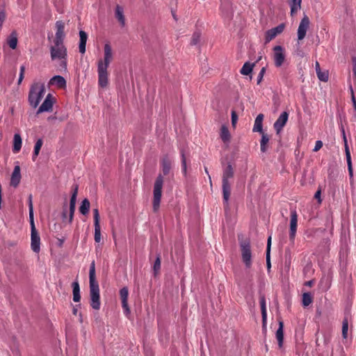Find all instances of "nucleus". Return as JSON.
<instances>
[{
    "label": "nucleus",
    "instance_id": "nucleus-18",
    "mask_svg": "<svg viewBox=\"0 0 356 356\" xmlns=\"http://www.w3.org/2000/svg\"><path fill=\"white\" fill-rule=\"evenodd\" d=\"M120 295L122 300V307L124 309V312L126 315L130 313V309L128 306L127 299L129 295V291L127 287H123L120 290Z\"/></svg>",
    "mask_w": 356,
    "mask_h": 356
},
{
    "label": "nucleus",
    "instance_id": "nucleus-54",
    "mask_svg": "<svg viewBox=\"0 0 356 356\" xmlns=\"http://www.w3.org/2000/svg\"><path fill=\"white\" fill-rule=\"evenodd\" d=\"M66 216H67V211H66V208H65V206L64 209H63V213H62V216H63V218H65Z\"/></svg>",
    "mask_w": 356,
    "mask_h": 356
},
{
    "label": "nucleus",
    "instance_id": "nucleus-39",
    "mask_svg": "<svg viewBox=\"0 0 356 356\" xmlns=\"http://www.w3.org/2000/svg\"><path fill=\"white\" fill-rule=\"evenodd\" d=\"M95 226V241L99 243L101 241V227L100 225H94Z\"/></svg>",
    "mask_w": 356,
    "mask_h": 356
},
{
    "label": "nucleus",
    "instance_id": "nucleus-12",
    "mask_svg": "<svg viewBox=\"0 0 356 356\" xmlns=\"http://www.w3.org/2000/svg\"><path fill=\"white\" fill-rule=\"evenodd\" d=\"M309 17L305 15L302 19L300 21V23L299 24L298 29V39L299 40H302L305 38L307 31L309 26Z\"/></svg>",
    "mask_w": 356,
    "mask_h": 356
},
{
    "label": "nucleus",
    "instance_id": "nucleus-36",
    "mask_svg": "<svg viewBox=\"0 0 356 356\" xmlns=\"http://www.w3.org/2000/svg\"><path fill=\"white\" fill-rule=\"evenodd\" d=\"M220 138H221L222 140L225 143L228 142L230 140L229 131L228 129L227 128V127H225L224 125L222 126V127L220 129Z\"/></svg>",
    "mask_w": 356,
    "mask_h": 356
},
{
    "label": "nucleus",
    "instance_id": "nucleus-35",
    "mask_svg": "<svg viewBox=\"0 0 356 356\" xmlns=\"http://www.w3.org/2000/svg\"><path fill=\"white\" fill-rule=\"evenodd\" d=\"M161 167L163 172L165 175H167L171 168V163L170 161L167 158H163L161 161Z\"/></svg>",
    "mask_w": 356,
    "mask_h": 356
},
{
    "label": "nucleus",
    "instance_id": "nucleus-49",
    "mask_svg": "<svg viewBox=\"0 0 356 356\" xmlns=\"http://www.w3.org/2000/svg\"><path fill=\"white\" fill-rule=\"evenodd\" d=\"M323 147V142L321 140H316L315 143L314 148L313 149L314 152L318 151Z\"/></svg>",
    "mask_w": 356,
    "mask_h": 356
},
{
    "label": "nucleus",
    "instance_id": "nucleus-33",
    "mask_svg": "<svg viewBox=\"0 0 356 356\" xmlns=\"http://www.w3.org/2000/svg\"><path fill=\"white\" fill-rule=\"evenodd\" d=\"M270 246H271V236H269L267 241V247H266V266L267 268L270 269L271 267L270 264Z\"/></svg>",
    "mask_w": 356,
    "mask_h": 356
},
{
    "label": "nucleus",
    "instance_id": "nucleus-10",
    "mask_svg": "<svg viewBox=\"0 0 356 356\" xmlns=\"http://www.w3.org/2000/svg\"><path fill=\"white\" fill-rule=\"evenodd\" d=\"M274 62L277 67H281L285 60L284 49L282 46L277 45L273 48Z\"/></svg>",
    "mask_w": 356,
    "mask_h": 356
},
{
    "label": "nucleus",
    "instance_id": "nucleus-57",
    "mask_svg": "<svg viewBox=\"0 0 356 356\" xmlns=\"http://www.w3.org/2000/svg\"><path fill=\"white\" fill-rule=\"evenodd\" d=\"M261 56H260L259 57H258V59H257V62H258L259 60H261Z\"/></svg>",
    "mask_w": 356,
    "mask_h": 356
},
{
    "label": "nucleus",
    "instance_id": "nucleus-42",
    "mask_svg": "<svg viewBox=\"0 0 356 356\" xmlns=\"http://www.w3.org/2000/svg\"><path fill=\"white\" fill-rule=\"evenodd\" d=\"M200 40V33L198 31H195L192 36L191 44L196 45L199 43Z\"/></svg>",
    "mask_w": 356,
    "mask_h": 356
},
{
    "label": "nucleus",
    "instance_id": "nucleus-52",
    "mask_svg": "<svg viewBox=\"0 0 356 356\" xmlns=\"http://www.w3.org/2000/svg\"><path fill=\"white\" fill-rule=\"evenodd\" d=\"M81 305H77L73 307L72 313L74 315H76L78 313V307H80Z\"/></svg>",
    "mask_w": 356,
    "mask_h": 356
},
{
    "label": "nucleus",
    "instance_id": "nucleus-15",
    "mask_svg": "<svg viewBox=\"0 0 356 356\" xmlns=\"http://www.w3.org/2000/svg\"><path fill=\"white\" fill-rule=\"evenodd\" d=\"M298 223V214L296 210L291 211V220H290V232L289 238L290 240L293 241L296 234Z\"/></svg>",
    "mask_w": 356,
    "mask_h": 356
},
{
    "label": "nucleus",
    "instance_id": "nucleus-21",
    "mask_svg": "<svg viewBox=\"0 0 356 356\" xmlns=\"http://www.w3.org/2000/svg\"><path fill=\"white\" fill-rule=\"evenodd\" d=\"M79 37H80V41H79V52L82 54H85L86 52V42L88 40V35L84 31H79Z\"/></svg>",
    "mask_w": 356,
    "mask_h": 356
},
{
    "label": "nucleus",
    "instance_id": "nucleus-27",
    "mask_svg": "<svg viewBox=\"0 0 356 356\" xmlns=\"http://www.w3.org/2000/svg\"><path fill=\"white\" fill-rule=\"evenodd\" d=\"M259 303H260V306H261L263 324L265 325V323L266 322V319H267V311H266V298H265L264 296H260Z\"/></svg>",
    "mask_w": 356,
    "mask_h": 356
},
{
    "label": "nucleus",
    "instance_id": "nucleus-17",
    "mask_svg": "<svg viewBox=\"0 0 356 356\" xmlns=\"http://www.w3.org/2000/svg\"><path fill=\"white\" fill-rule=\"evenodd\" d=\"M341 131H342L343 138V140H344V143H345V152H346V158L347 165H348V170L350 177H352L353 176V168H352L350 152L348 144H347V140H346L345 131H344L343 128L341 129Z\"/></svg>",
    "mask_w": 356,
    "mask_h": 356
},
{
    "label": "nucleus",
    "instance_id": "nucleus-9",
    "mask_svg": "<svg viewBox=\"0 0 356 356\" xmlns=\"http://www.w3.org/2000/svg\"><path fill=\"white\" fill-rule=\"evenodd\" d=\"M241 257L243 263L247 268L252 266V252L250 243L248 241H244L241 243Z\"/></svg>",
    "mask_w": 356,
    "mask_h": 356
},
{
    "label": "nucleus",
    "instance_id": "nucleus-19",
    "mask_svg": "<svg viewBox=\"0 0 356 356\" xmlns=\"http://www.w3.org/2000/svg\"><path fill=\"white\" fill-rule=\"evenodd\" d=\"M56 36L54 42H63L65 38L64 23L61 21H57L56 23Z\"/></svg>",
    "mask_w": 356,
    "mask_h": 356
},
{
    "label": "nucleus",
    "instance_id": "nucleus-44",
    "mask_svg": "<svg viewBox=\"0 0 356 356\" xmlns=\"http://www.w3.org/2000/svg\"><path fill=\"white\" fill-rule=\"evenodd\" d=\"M181 170L183 173L186 175V160L183 151H181Z\"/></svg>",
    "mask_w": 356,
    "mask_h": 356
},
{
    "label": "nucleus",
    "instance_id": "nucleus-24",
    "mask_svg": "<svg viewBox=\"0 0 356 356\" xmlns=\"http://www.w3.org/2000/svg\"><path fill=\"white\" fill-rule=\"evenodd\" d=\"M49 84L56 85L58 88H63L66 86V81L62 76L56 75L49 80Z\"/></svg>",
    "mask_w": 356,
    "mask_h": 356
},
{
    "label": "nucleus",
    "instance_id": "nucleus-26",
    "mask_svg": "<svg viewBox=\"0 0 356 356\" xmlns=\"http://www.w3.org/2000/svg\"><path fill=\"white\" fill-rule=\"evenodd\" d=\"M22 145V140L21 136L19 134H15L13 138V152L17 153L20 151Z\"/></svg>",
    "mask_w": 356,
    "mask_h": 356
},
{
    "label": "nucleus",
    "instance_id": "nucleus-48",
    "mask_svg": "<svg viewBox=\"0 0 356 356\" xmlns=\"http://www.w3.org/2000/svg\"><path fill=\"white\" fill-rule=\"evenodd\" d=\"M238 120V116L236 113L234 111H232V124L233 126H235L236 123Z\"/></svg>",
    "mask_w": 356,
    "mask_h": 356
},
{
    "label": "nucleus",
    "instance_id": "nucleus-45",
    "mask_svg": "<svg viewBox=\"0 0 356 356\" xmlns=\"http://www.w3.org/2000/svg\"><path fill=\"white\" fill-rule=\"evenodd\" d=\"M94 225H99V213L98 209H93Z\"/></svg>",
    "mask_w": 356,
    "mask_h": 356
},
{
    "label": "nucleus",
    "instance_id": "nucleus-2",
    "mask_svg": "<svg viewBox=\"0 0 356 356\" xmlns=\"http://www.w3.org/2000/svg\"><path fill=\"white\" fill-rule=\"evenodd\" d=\"M89 283H90V306L95 310L100 309V296L99 286L96 281L95 277V264L92 261L89 270Z\"/></svg>",
    "mask_w": 356,
    "mask_h": 356
},
{
    "label": "nucleus",
    "instance_id": "nucleus-34",
    "mask_svg": "<svg viewBox=\"0 0 356 356\" xmlns=\"http://www.w3.org/2000/svg\"><path fill=\"white\" fill-rule=\"evenodd\" d=\"M254 66V63H250L249 62L245 63L240 70L241 74L243 75L250 74L252 72Z\"/></svg>",
    "mask_w": 356,
    "mask_h": 356
},
{
    "label": "nucleus",
    "instance_id": "nucleus-37",
    "mask_svg": "<svg viewBox=\"0 0 356 356\" xmlns=\"http://www.w3.org/2000/svg\"><path fill=\"white\" fill-rule=\"evenodd\" d=\"M269 141L268 136L264 132L261 133V139L260 141L261 151L265 152L267 150V144Z\"/></svg>",
    "mask_w": 356,
    "mask_h": 356
},
{
    "label": "nucleus",
    "instance_id": "nucleus-6",
    "mask_svg": "<svg viewBox=\"0 0 356 356\" xmlns=\"http://www.w3.org/2000/svg\"><path fill=\"white\" fill-rule=\"evenodd\" d=\"M50 54L52 60H61V66L66 68L67 49L63 42H54V45L50 47Z\"/></svg>",
    "mask_w": 356,
    "mask_h": 356
},
{
    "label": "nucleus",
    "instance_id": "nucleus-14",
    "mask_svg": "<svg viewBox=\"0 0 356 356\" xmlns=\"http://www.w3.org/2000/svg\"><path fill=\"white\" fill-rule=\"evenodd\" d=\"M53 97L51 94L49 93L46 98L44 99L42 104L40 105V106L38 108L37 111V113H41L43 112H49L51 111L52 107H53Z\"/></svg>",
    "mask_w": 356,
    "mask_h": 356
},
{
    "label": "nucleus",
    "instance_id": "nucleus-20",
    "mask_svg": "<svg viewBox=\"0 0 356 356\" xmlns=\"http://www.w3.org/2000/svg\"><path fill=\"white\" fill-rule=\"evenodd\" d=\"M21 180V173L19 165H15L10 178V185L13 187H17Z\"/></svg>",
    "mask_w": 356,
    "mask_h": 356
},
{
    "label": "nucleus",
    "instance_id": "nucleus-5",
    "mask_svg": "<svg viewBox=\"0 0 356 356\" xmlns=\"http://www.w3.org/2000/svg\"><path fill=\"white\" fill-rule=\"evenodd\" d=\"M45 92V87L44 83H34L30 88L29 92V103L33 108H35L39 105L42 98Z\"/></svg>",
    "mask_w": 356,
    "mask_h": 356
},
{
    "label": "nucleus",
    "instance_id": "nucleus-56",
    "mask_svg": "<svg viewBox=\"0 0 356 356\" xmlns=\"http://www.w3.org/2000/svg\"><path fill=\"white\" fill-rule=\"evenodd\" d=\"M79 321H80L81 323L83 321L82 315H81V313L79 314Z\"/></svg>",
    "mask_w": 356,
    "mask_h": 356
},
{
    "label": "nucleus",
    "instance_id": "nucleus-11",
    "mask_svg": "<svg viewBox=\"0 0 356 356\" xmlns=\"http://www.w3.org/2000/svg\"><path fill=\"white\" fill-rule=\"evenodd\" d=\"M79 186L77 184H74L73 186V191L71 195L70 201V208H69V222L71 223L73 220L74 214L76 208V197L78 193Z\"/></svg>",
    "mask_w": 356,
    "mask_h": 356
},
{
    "label": "nucleus",
    "instance_id": "nucleus-41",
    "mask_svg": "<svg viewBox=\"0 0 356 356\" xmlns=\"http://www.w3.org/2000/svg\"><path fill=\"white\" fill-rule=\"evenodd\" d=\"M161 268V256L160 254H158L156 260L154 261V266H153V270L154 272V274L156 275Z\"/></svg>",
    "mask_w": 356,
    "mask_h": 356
},
{
    "label": "nucleus",
    "instance_id": "nucleus-53",
    "mask_svg": "<svg viewBox=\"0 0 356 356\" xmlns=\"http://www.w3.org/2000/svg\"><path fill=\"white\" fill-rule=\"evenodd\" d=\"M314 197L316 198V199H318V201L321 202V191H317L314 195Z\"/></svg>",
    "mask_w": 356,
    "mask_h": 356
},
{
    "label": "nucleus",
    "instance_id": "nucleus-1",
    "mask_svg": "<svg viewBox=\"0 0 356 356\" xmlns=\"http://www.w3.org/2000/svg\"><path fill=\"white\" fill-rule=\"evenodd\" d=\"M113 59V51L109 43L104 47V59L97 62L98 84L101 88H105L108 83V67Z\"/></svg>",
    "mask_w": 356,
    "mask_h": 356
},
{
    "label": "nucleus",
    "instance_id": "nucleus-38",
    "mask_svg": "<svg viewBox=\"0 0 356 356\" xmlns=\"http://www.w3.org/2000/svg\"><path fill=\"white\" fill-rule=\"evenodd\" d=\"M313 301L312 296L310 293H304L302 295V305L304 307L309 306Z\"/></svg>",
    "mask_w": 356,
    "mask_h": 356
},
{
    "label": "nucleus",
    "instance_id": "nucleus-32",
    "mask_svg": "<svg viewBox=\"0 0 356 356\" xmlns=\"http://www.w3.org/2000/svg\"><path fill=\"white\" fill-rule=\"evenodd\" d=\"M90 202L87 198H85L81 204V206L79 207V211L83 215H86L89 212L90 209Z\"/></svg>",
    "mask_w": 356,
    "mask_h": 356
},
{
    "label": "nucleus",
    "instance_id": "nucleus-30",
    "mask_svg": "<svg viewBox=\"0 0 356 356\" xmlns=\"http://www.w3.org/2000/svg\"><path fill=\"white\" fill-rule=\"evenodd\" d=\"M302 0H289L291 15L296 14L301 8Z\"/></svg>",
    "mask_w": 356,
    "mask_h": 356
},
{
    "label": "nucleus",
    "instance_id": "nucleus-7",
    "mask_svg": "<svg viewBox=\"0 0 356 356\" xmlns=\"http://www.w3.org/2000/svg\"><path fill=\"white\" fill-rule=\"evenodd\" d=\"M163 184V178L161 175H159L156 177L153 190V210L156 212L160 207V202L162 195V188Z\"/></svg>",
    "mask_w": 356,
    "mask_h": 356
},
{
    "label": "nucleus",
    "instance_id": "nucleus-13",
    "mask_svg": "<svg viewBox=\"0 0 356 356\" xmlns=\"http://www.w3.org/2000/svg\"><path fill=\"white\" fill-rule=\"evenodd\" d=\"M285 25L284 24H280L276 27L270 29L266 32L265 40L266 42H269L273 38H275L278 34H280L283 32L284 29Z\"/></svg>",
    "mask_w": 356,
    "mask_h": 356
},
{
    "label": "nucleus",
    "instance_id": "nucleus-59",
    "mask_svg": "<svg viewBox=\"0 0 356 356\" xmlns=\"http://www.w3.org/2000/svg\"><path fill=\"white\" fill-rule=\"evenodd\" d=\"M172 15H173V17H174L175 19H176V17H175V15L174 14H173Z\"/></svg>",
    "mask_w": 356,
    "mask_h": 356
},
{
    "label": "nucleus",
    "instance_id": "nucleus-40",
    "mask_svg": "<svg viewBox=\"0 0 356 356\" xmlns=\"http://www.w3.org/2000/svg\"><path fill=\"white\" fill-rule=\"evenodd\" d=\"M348 321L346 318H345L342 323V336L343 339H346L348 336Z\"/></svg>",
    "mask_w": 356,
    "mask_h": 356
},
{
    "label": "nucleus",
    "instance_id": "nucleus-3",
    "mask_svg": "<svg viewBox=\"0 0 356 356\" xmlns=\"http://www.w3.org/2000/svg\"><path fill=\"white\" fill-rule=\"evenodd\" d=\"M29 218L31 225V246L34 252L38 253L40 250V238L35 229L33 220V207L32 202V195L30 194L28 198Z\"/></svg>",
    "mask_w": 356,
    "mask_h": 356
},
{
    "label": "nucleus",
    "instance_id": "nucleus-47",
    "mask_svg": "<svg viewBox=\"0 0 356 356\" xmlns=\"http://www.w3.org/2000/svg\"><path fill=\"white\" fill-rule=\"evenodd\" d=\"M265 72H266V67H263L261 69V70H260V72H259V74L257 76V84H259L261 82V81H262V79L264 78Z\"/></svg>",
    "mask_w": 356,
    "mask_h": 356
},
{
    "label": "nucleus",
    "instance_id": "nucleus-29",
    "mask_svg": "<svg viewBox=\"0 0 356 356\" xmlns=\"http://www.w3.org/2000/svg\"><path fill=\"white\" fill-rule=\"evenodd\" d=\"M17 35L16 31H13L7 38V43L9 47L15 49L17 45Z\"/></svg>",
    "mask_w": 356,
    "mask_h": 356
},
{
    "label": "nucleus",
    "instance_id": "nucleus-28",
    "mask_svg": "<svg viewBox=\"0 0 356 356\" xmlns=\"http://www.w3.org/2000/svg\"><path fill=\"white\" fill-rule=\"evenodd\" d=\"M72 286L73 289V300L75 302H78L81 300L80 287L78 281H74Z\"/></svg>",
    "mask_w": 356,
    "mask_h": 356
},
{
    "label": "nucleus",
    "instance_id": "nucleus-23",
    "mask_svg": "<svg viewBox=\"0 0 356 356\" xmlns=\"http://www.w3.org/2000/svg\"><path fill=\"white\" fill-rule=\"evenodd\" d=\"M115 17L120 22L121 26H124L125 25V17L124 15V10L123 8L119 5H117L115 10Z\"/></svg>",
    "mask_w": 356,
    "mask_h": 356
},
{
    "label": "nucleus",
    "instance_id": "nucleus-58",
    "mask_svg": "<svg viewBox=\"0 0 356 356\" xmlns=\"http://www.w3.org/2000/svg\"><path fill=\"white\" fill-rule=\"evenodd\" d=\"M205 172H206L207 174H209V172H208V170H207V168H205Z\"/></svg>",
    "mask_w": 356,
    "mask_h": 356
},
{
    "label": "nucleus",
    "instance_id": "nucleus-22",
    "mask_svg": "<svg viewBox=\"0 0 356 356\" xmlns=\"http://www.w3.org/2000/svg\"><path fill=\"white\" fill-rule=\"evenodd\" d=\"M284 323L282 321H279V327L276 331L275 337L277 340L278 346L282 348L284 342Z\"/></svg>",
    "mask_w": 356,
    "mask_h": 356
},
{
    "label": "nucleus",
    "instance_id": "nucleus-43",
    "mask_svg": "<svg viewBox=\"0 0 356 356\" xmlns=\"http://www.w3.org/2000/svg\"><path fill=\"white\" fill-rule=\"evenodd\" d=\"M316 74L320 81H324V82L327 81L328 72L327 71H324V72L321 71V72H318Z\"/></svg>",
    "mask_w": 356,
    "mask_h": 356
},
{
    "label": "nucleus",
    "instance_id": "nucleus-31",
    "mask_svg": "<svg viewBox=\"0 0 356 356\" xmlns=\"http://www.w3.org/2000/svg\"><path fill=\"white\" fill-rule=\"evenodd\" d=\"M42 144H43V140L42 138H39L36 141L35 146H34V150L33 152V155H32V159L33 161H35V159H37V157L40 153V150L42 146Z\"/></svg>",
    "mask_w": 356,
    "mask_h": 356
},
{
    "label": "nucleus",
    "instance_id": "nucleus-46",
    "mask_svg": "<svg viewBox=\"0 0 356 356\" xmlns=\"http://www.w3.org/2000/svg\"><path fill=\"white\" fill-rule=\"evenodd\" d=\"M24 72H25V66L24 65H22L20 67L19 79H18V81H17L18 85H19L22 83V81H23V79L24 77Z\"/></svg>",
    "mask_w": 356,
    "mask_h": 356
},
{
    "label": "nucleus",
    "instance_id": "nucleus-4",
    "mask_svg": "<svg viewBox=\"0 0 356 356\" xmlns=\"http://www.w3.org/2000/svg\"><path fill=\"white\" fill-rule=\"evenodd\" d=\"M234 177V169L230 163H229L223 169L222 177V188L223 195V203L227 207L229 199L231 193V185L229 179Z\"/></svg>",
    "mask_w": 356,
    "mask_h": 356
},
{
    "label": "nucleus",
    "instance_id": "nucleus-25",
    "mask_svg": "<svg viewBox=\"0 0 356 356\" xmlns=\"http://www.w3.org/2000/svg\"><path fill=\"white\" fill-rule=\"evenodd\" d=\"M264 115L260 113L259 114L255 120L254 124L253 127V131L254 132H259L260 134L263 133V127H262V122L264 120Z\"/></svg>",
    "mask_w": 356,
    "mask_h": 356
},
{
    "label": "nucleus",
    "instance_id": "nucleus-51",
    "mask_svg": "<svg viewBox=\"0 0 356 356\" xmlns=\"http://www.w3.org/2000/svg\"><path fill=\"white\" fill-rule=\"evenodd\" d=\"M315 70H316V74L321 71L320 64L318 61H316L315 63Z\"/></svg>",
    "mask_w": 356,
    "mask_h": 356
},
{
    "label": "nucleus",
    "instance_id": "nucleus-8",
    "mask_svg": "<svg viewBox=\"0 0 356 356\" xmlns=\"http://www.w3.org/2000/svg\"><path fill=\"white\" fill-rule=\"evenodd\" d=\"M220 12L222 17L229 22L232 19L234 13L232 0H220Z\"/></svg>",
    "mask_w": 356,
    "mask_h": 356
},
{
    "label": "nucleus",
    "instance_id": "nucleus-16",
    "mask_svg": "<svg viewBox=\"0 0 356 356\" xmlns=\"http://www.w3.org/2000/svg\"><path fill=\"white\" fill-rule=\"evenodd\" d=\"M289 118V113L286 111L282 112L274 123V129L277 134H279L285 126Z\"/></svg>",
    "mask_w": 356,
    "mask_h": 356
},
{
    "label": "nucleus",
    "instance_id": "nucleus-50",
    "mask_svg": "<svg viewBox=\"0 0 356 356\" xmlns=\"http://www.w3.org/2000/svg\"><path fill=\"white\" fill-rule=\"evenodd\" d=\"M350 90H351V94H352L351 99H352L353 107H354L355 110L356 111V99H355V95H354V93H353V90L351 86H350Z\"/></svg>",
    "mask_w": 356,
    "mask_h": 356
},
{
    "label": "nucleus",
    "instance_id": "nucleus-55",
    "mask_svg": "<svg viewBox=\"0 0 356 356\" xmlns=\"http://www.w3.org/2000/svg\"><path fill=\"white\" fill-rule=\"evenodd\" d=\"M314 284V281L313 280H310V281H308L306 282V285L307 286H312Z\"/></svg>",
    "mask_w": 356,
    "mask_h": 356
}]
</instances>
